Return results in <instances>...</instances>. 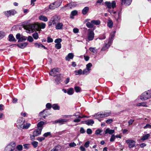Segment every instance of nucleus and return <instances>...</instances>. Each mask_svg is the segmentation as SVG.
I'll use <instances>...</instances> for the list:
<instances>
[{
    "instance_id": "nucleus-1",
    "label": "nucleus",
    "mask_w": 151,
    "mask_h": 151,
    "mask_svg": "<svg viewBox=\"0 0 151 151\" xmlns=\"http://www.w3.org/2000/svg\"><path fill=\"white\" fill-rule=\"evenodd\" d=\"M105 4L107 8L109 9L108 11L111 14L112 13L115 14L116 13V11L113 12V9L116 6V3L115 1H113L111 3L110 1H106L105 2Z\"/></svg>"
},
{
    "instance_id": "nucleus-2",
    "label": "nucleus",
    "mask_w": 151,
    "mask_h": 151,
    "mask_svg": "<svg viewBox=\"0 0 151 151\" xmlns=\"http://www.w3.org/2000/svg\"><path fill=\"white\" fill-rule=\"evenodd\" d=\"M151 97V90H148L143 93L140 96V99L142 101L147 100Z\"/></svg>"
},
{
    "instance_id": "nucleus-3",
    "label": "nucleus",
    "mask_w": 151,
    "mask_h": 151,
    "mask_svg": "<svg viewBox=\"0 0 151 151\" xmlns=\"http://www.w3.org/2000/svg\"><path fill=\"white\" fill-rule=\"evenodd\" d=\"M94 29H95V28H93V29H89L87 30V37L88 40L89 41H91L94 39V33L93 31Z\"/></svg>"
},
{
    "instance_id": "nucleus-4",
    "label": "nucleus",
    "mask_w": 151,
    "mask_h": 151,
    "mask_svg": "<svg viewBox=\"0 0 151 151\" xmlns=\"http://www.w3.org/2000/svg\"><path fill=\"white\" fill-rule=\"evenodd\" d=\"M62 2V1L61 0L57 1L50 4L49 6V8L51 9H54L59 7L61 5Z\"/></svg>"
},
{
    "instance_id": "nucleus-5",
    "label": "nucleus",
    "mask_w": 151,
    "mask_h": 151,
    "mask_svg": "<svg viewBox=\"0 0 151 151\" xmlns=\"http://www.w3.org/2000/svg\"><path fill=\"white\" fill-rule=\"evenodd\" d=\"M110 114V112H105L104 113H102L101 114H99V113H97L95 114L93 116L95 117V119H99L100 118L108 116H109Z\"/></svg>"
},
{
    "instance_id": "nucleus-6",
    "label": "nucleus",
    "mask_w": 151,
    "mask_h": 151,
    "mask_svg": "<svg viewBox=\"0 0 151 151\" xmlns=\"http://www.w3.org/2000/svg\"><path fill=\"white\" fill-rule=\"evenodd\" d=\"M77 5L76 2H72L67 4L65 6L62 8V9L65 10L68 9H71L72 7L76 6Z\"/></svg>"
},
{
    "instance_id": "nucleus-7",
    "label": "nucleus",
    "mask_w": 151,
    "mask_h": 151,
    "mask_svg": "<svg viewBox=\"0 0 151 151\" xmlns=\"http://www.w3.org/2000/svg\"><path fill=\"white\" fill-rule=\"evenodd\" d=\"M16 38L18 39V42H22L27 40V37L23 36H21L19 33L17 34L16 35Z\"/></svg>"
},
{
    "instance_id": "nucleus-8",
    "label": "nucleus",
    "mask_w": 151,
    "mask_h": 151,
    "mask_svg": "<svg viewBox=\"0 0 151 151\" xmlns=\"http://www.w3.org/2000/svg\"><path fill=\"white\" fill-rule=\"evenodd\" d=\"M58 70V68H57L52 69L50 71V75L54 77L57 76V75H58V74L59 73Z\"/></svg>"
},
{
    "instance_id": "nucleus-9",
    "label": "nucleus",
    "mask_w": 151,
    "mask_h": 151,
    "mask_svg": "<svg viewBox=\"0 0 151 151\" xmlns=\"http://www.w3.org/2000/svg\"><path fill=\"white\" fill-rule=\"evenodd\" d=\"M52 23H53V25H55L60 21V18L57 16H54L52 17L51 19Z\"/></svg>"
},
{
    "instance_id": "nucleus-10",
    "label": "nucleus",
    "mask_w": 151,
    "mask_h": 151,
    "mask_svg": "<svg viewBox=\"0 0 151 151\" xmlns=\"http://www.w3.org/2000/svg\"><path fill=\"white\" fill-rule=\"evenodd\" d=\"M16 13V12L14 10L5 11L4 13L8 17L11 15H14Z\"/></svg>"
},
{
    "instance_id": "nucleus-11",
    "label": "nucleus",
    "mask_w": 151,
    "mask_h": 151,
    "mask_svg": "<svg viewBox=\"0 0 151 151\" xmlns=\"http://www.w3.org/2000/svg\"><path fill=\"white\" fill-rule=\"evenodd\" d=\"M126 142L128 144V147L130 148L133 147L135 145V142L133 140L128 139L126 140Z\"/></svg>"
},
{
    "instance_id": "nucleus-12",
    "label": "nucleus",
    "mask_w": 151,
    "mask_h": 151,
    "mask_svg": "<svg viewBox=\"0 0 151 151\" xmlns=\"http://www.w3.org/2000/svg\"><path fill=\"white\" fill-rule=\"evenodd\" d=\"M112 41L111 40L108 41V43L104 45L101 49V51H105L108 49L111 45Z\"/></svg>"
},
{
    "instance_id": "nucleus-13",
    "label": "nucleus",
    "mask_w": 151,
    "mask_h": 151,
    "mask_svg": "<svg viewBox=\"0 0 151 151\" xmlns=\"http://www.w3.org/2000/svg\"><path fill=\"white\" fill-rule=\"evenodd\" d=\"M68 121V120L67 119H63L56 120L54 122L55 123H59L60 125H61L64 124L65 122H66Z\"/></svg>"
},
{
    "instance_id": "nucleus-14",
    "label": "nucleus",
    "mask_w": 151,
    "mask_h": 151,
    "mask_svg": "<svg viewBox=\"0 0 151 151\" xmlns=\"http://www.w3.org/2000/svg\"><path fill=\"white\" fill-rule=\"evenodd\" d=\"M28 44V42H25L17 44H13V45H17L20 48L24 49L27 45Z\"/></svg>"
},
{
    "instance_id": "nucleus-15",
    "label": "nucleus",
    "mask_w": 151,
    "mask_h": 151,
    "mask_svg": "<svg viewBox=\"0 0 151 151\" xmlns=\"http://www.w3.org/2000/svg\"><path fill=\"white\" fill-rule=\"evenodd\" d=\"M42 130L38 128L35 129L33 132V134L36 137L40 135Z\"/></svg>"
},
{
    "instance_id": "nucleus-16",
    "label": "nucleus",
    "mask_w": 151,
    "mask_h": 151,
    "mask_svg": "<svg viewBox=\"0 0 151 151\" xmlns=\"http://www.w3.org/2000/svg\"><path fill=\"white\" fill-rule=\"evenodd\" d=\"M15 142H10V143H9L7 145V146L5 147V148L7 147L13 149H15Z\"/></svg>"
},
{
    "instance_id": "nucleus-17",
    "label": "nucleus",
    "mask_w": 151,
    "mask_h": 151,
    "mask_svg": "<svg viewBox=\"0 0 151 151\" xmlns=\"http://www.w3.org/2000/svg\"><path fill=\"white\" fill-rule=\"evenodd\" d=\"M24 123V122H23L22 120L21 119H18L17 121V123L18 125H17V127L19 129H20L22 128V126Z\"/></svg>"
},
{
    "instance_id": "nucleus-18",
    "label": "nucleus",
    "mask_w": 151,
    "mask_h": 151,
    "mask_svg": "<svg viewBox=\"0 0 151 151\" xmlns=\"http://www.w3.org/2000/svg\"><path fill=\"white\" fill-rule=\"evenodd\" d=\"M132 1V0H122L121 4L129 6L131 4Z\"/></svg>"
},
{
    "instance_id": "nucleus-19",
    "label": "nucleus",
    "mask_w": 151,
    "mask_h": 151,
    "mask_svg": "<svg viewBox=\"0 0 151 151\" xmlns=\"http://www.w3.org/2000/svg\"><path fill=\"white\" fill-rule=\"evenodd\" d=\"M55 25V28L57 29H62L63 28V24L62 23L58 22Z\"/></svg>"
},
{
    "instance_id": "nucleus-20",
    "label": "nucleus",
    "mask_w": 151,
    "mask_h": 151,
    "mask_svg": "<svg viewBox=\"0 0 151 151\" xmlns=\"http://www.w3.org/2000/svg\"><path fill=\"white\" fill-rule=\"evenodd\" d=\"M62 147L61 146L58 145L54 147L50 151H61Z\"/></svg>"
},
{
    "instance_id": "nucleus-21",
    "label": "nucleus",
    "mask_w": 151,
    "mask_h": 151,
    "mask_svg": "<svg viewBox=\"0 0 151 151\" xmlns=\"http://www.w3.org/2000/svg\"><path fill=\"white\" fill-rule=\"evenodd\" d=\"M45 122L43 121H40L37 124V128L41 130H42L43 128V126Z\"/></svg>"
},
{
    "instance_id": "nucleus-22",
    "label": "nucleus",
    "mask_w": 151,
    "mask_h": 151,
    "mask_svg": "<svg viewBox=\"0 0 151 151\" xmlns=\"http://www.w3.org/2000/svg\"><path fill=\"white\" fill-rule=\"evenodd\" d=\"M74 55L73 53H69L65 57V60L67 61H69L70 59H72Z\"/></svg>"
},
{
    "instance_id": "nucleus-23",
    "label": "nucleus",
    "mask_w": 151,
    "mask_h": 151,
    "mask_svg": "<svg viewBox=\"0 0 151 151\" xmlns=\"http://www.w3.org/2000/svg\"><path fill=\"white\" fill-rule=\"evenodd\" d=\"M78 14V11L76 10L73 11L71 12L70 15V18L72 19L74 18V16H76Z\"/></svg>"
},
{
    "instance_id": "nucleus-24",
    "label": "nucleus",
    "mask_w": 151,
    "mask_h": 151,
    "mask_svg": "<svg viewBox=\"0 0 151 151\" xmlns=\"http://www.w3.org/2000/svg\"><path fill=\"white\" fill-rule=\"evenodd\" d=\"M8 38V40L9 42H15L16 41V40L15 39L13 35L12 34H10L9 35Z\"/></svg>"
},
{
    "instance_id": "nucleus-25",
    "label": "nucleus",
    "mask_w": 151,
    "mask_h": 151,
    "mask_svg": "<svg viewBox=\"0 0 151 151\" xmlns=\"http://www.w3.org/2000/svg\"><path fill=\"white\" fill-rule=\"evenodd\" d=\"M86 26L88 28H93L95 29L96 27L95 26H94L93 24L92 23V20L91 22H87L86 23Z\"/></svg>"
},
{
    "instance_id": "nucleus-26",
    "label": "nucleus",
    "mask_w": 151,
    "mask_h": 151,
    "mask_svg": "<svg viewBox=\"0 0 151 151\" xmlns=\"http://www.w3.org/2000/svg\"><path fill=\"white\" fill-rule=\"evenodd\" d=\"M61 74L57 75L56 78L55 79V81L56 84H58L60 83L61 80V78L60 77Z\"/></svg>"
},
{
    "instance_id": "nucleus-27",
    "label": "nucleus",
    "mask_w": 151,
    "mask_h": 151,
    "mask_svg": "<svg viewBox=\"0 0 151 151\" xmlns=\"http://www.w3.org/2000/svg\"><path fill=\"white\" fill-rule=\"evenodd\" d=\"M150 135L149 134H147L144 135L141 138V140L144 141L148 139Z\"/></svg>"
},
{
    "instance_id": "nucleus-28",
    "label": "nucleus",
    "mask_w": 151,
    "mask_h": 151,
    "mask_svg": "<svg viewBox=\"0 0 151 151\" xmlns=\"http://www.w3.org/2000/svg\"><path fill=\"white\" fill-rule=\"evenodd\" d=\"M114 132V130L110 129L109 128L106 129L105 131V134L109 133L110 134H112Z\"/></svg>"
},
{
    "instance_id": "nucleus-29",
    "label": "nucleus",
    "mask_w": 151,
    "mask_h": 151,
    "mask_svg": "<svg viewBox=\"0 0 151 151\" xmlns=\"http://www.w3.org/2000/svg\"><path fill=\"white\" fill-rule=\"evenodd\" d=\"M35 47L39 48H43L44 49H47V47H45L44 45L41 43H36L35 44Z\"/></svg>"
},
{
    "instance_id": "nucleus-30",
    "label": "nucleus",
    "mask_w": 151,
    "mask_h": 151,
    "mask_svg": "<svg viewBox=\"0 0 151 151\" xmlns=\"http://www.w3.org/2000/svg\"><path fill=\"white\" fill-rule=\"evenodd\" d=\"M40 20L44 22H47L48 21V19L47 17L43 15H40L39 17Z\"/></svg>"
},
{
    "instance_id": "nucleus-31",
    "label": "nucleus",
    "mask_w": 151,
    "mask_h": 151,
    "mask_svg": "<svg viewBox=\"0 0 151 151\" xmlns=\"http://www.w3.org/2000/svg\"><path fill=\"white\" fill-rule=\"evenodd\" d=\"M94 121L92 119H88L87 120L86 123V124L88 125H92L94 123Z\"/></svg>"
},
{
    "instance_id": "nucleus-32",
    "label": "nucleus",
    "mask_w": 151,
    "mask_h": 151,
    "mask_svg": "<svg viewBox=\"0 0 151 151\" xmlns=\"http://www.w3.org/2000/svg\"><path fill=\"white\" fill-rule=\"evenodd\" d=\"M89 7L87 6L85 7L82 10V13L83 15H86L88 13L89 10Z\"/></svg>"
},
{
    "instance_id": "nucleus-33",
    "label": "nucleus",
    "mask_w": 151,
    "mask_h": 151,
    "mask_svg": "<svg viewBox=\"0 0 151 151\" xmlns=\"http://www.w3.org/2000/svg\"><path fill=\"white\" fill-rule=\"evenodd\" d=\"M52 107L54 110H59L60 109V106L58 104H54L52 106Z\"/></svg>"
},
{
    "instance_id": "nucleus-34",
    "label": "nucleus",
    "mask_w": 151,
    "mask_h": 151,
    "mask_svg": "<svg viewBox=\"0 0 151 151\" xmlns=\"http://www.w3.org/2000/svg\"><path fill=\"white\" fill-rule=\"evenodd\" d=\"M107 26L110 28L112 27L113 26V22L112 20L110 19H109L107 22Z\"/></svg>"
},
{
    "instance_id": "nucleus-35",
    "label": "nucleus",
    "mask_w": 151,
    "mask_h": 151,
    "mask_svg": "<svg viewBox=\"0 0 151 151\" xmlns=\"http://www.w3.org/2000/svg\"><path fill=\"white\" fill-rule=\"evenodd\" d=\"M92 23L93 24V25H94V24L96 25H99L101 23L100 21L99 20H92Z\"/></svg>"
},
{
    "instance_id": "nucleus-36",
    "label": "nucleus",
    "mask_w": 151,
    "mask_h": 151,
    "mask_svg": "<svg viewBox=\"0 0 151 151\" xmlns=\"http://www.w3.org/2000/svg\"><path fill=\"white\" fill-rule=\"evenodd\" d=\"M30 124L29 123H27L26 124H24L22 126V128L23 129H27L30 126Z\"/></svg>"
},
{
    "instance_id": "nucleus-37",
    "label": "nucleus",
    "mask_w": 151,
    "mask_h": 151,
    "mask_svg": "<svg viewBox=\"0 0 151 151\" xmlns=\"http://www.w3.org/2000/svg\"><path fill=\"white\" fill-rule=\"evenodd\" d=\"M74 93V91L73 88H70L68 89L67 93L69 95H72Z\"/></svg>"
},
{
    "instance_id": "nucleus-38",
    "label": "nucleus",
    "mask_w": 151,
    "mask_h": 151,
    "mask_svg": "<svg viewBox=\"0 0 151 151\" xmlns=\"http://www.w3.org/2000/svg\"><path fill=\"white\" fill-rule=\"evenodd\" d=\"M74 72L76 75L82 74V71L81 69H80L78 70H76Z\"/></svg>"
},
{
    "instance_id": "nucleus-39",
    "label": "nucleus",
    "mask_w": 151,
    "mask_h": 151,
    "mask_svg": "<svg viewBox=\"0 0 151 151\" xmlns=\"http://www.w3.org/2000/svg\"><path fill=\"white\" fill-rule=\"evenodd\" d=\"M146 102H143L141 103H139L137 104V106H142L145 107H147V106L146 105Z\"/></svg>"
},
{
    "instance_id": "nucleus-40",
    "label": "nucleus",
    "mask_w": 151,
    "mask_h": 151,
    "mask_svg": "<svg viewBox=\"0 0 151 151\" xmlns=\"http://www.w3.org/2000/svg\"><path fill=\"white\" fill-rule=\"evenodd\" d=\"M5 32L3 31H0V40H1L5 36Z\"/></svg>"
},
{
    "instance_id": "nucleus-41",
    "label": "nucleus",
    "mask_w": 151,
    "mask_h": 151,
    "mask_svg": "<svg viewBox=\"0 0 151 151\" xmlns=\"http://www.w3.org/2000/svg\"><path fill=\"white\" fill-rule=\"evenodd\" d=\"M74 89L76 93H78L81 91V88L79 86H76L74 87Z\"/></svg>"
},
{
    "instance_id": "nucleus-42",
    "label": "nucleus",
    "mask_w": 151,
    "mask_h": 151,
    "mask_svg": "<svg viewBox=\"0 0 151 151\" xmlns=\"http://www.w3.org/2000/svg\"><path fill=\"white\" fill-rule=\"evenodd\" d=\"M115 31H113L111 32L110 34V38L109 39V41L110 40H111L112 42L113 38H114L115 36Z\"/></svg>"
},
{
    "instance_id": "nucleus-43",
    "label": "nucleus",
    "mask_w": 151,
    "mask_h": 151,
    "mask_svg": "<svg viewBox=\"0 0 151 151\" xmlns=\"http://www.w3.org/2000/svg\"><path fill=\"white\" fill-rule=\"evenodd\" d=\"M32 36L35 40H37L39 37L38 34L37 32H35L33 33L32 34Z\"/></svg>"
},
{
    "instance_id": "nucleus-44",
    "label": "nucleus",
    "mask_w": 151,
    "mask_h": 151,
    "mask_svg": "<svg viewBox=\"0 0 151 151\" xmlns=\"http://www.w3.org/2000/svg\"><path fill=\"white\" fill-rule=\"evenodd\" d=\"M38 142L35 141H34L31 143L32 145L34 148H36L38 146Z\"/></svg>"
},
{
    "instance_id": "nucleus-45",
    "label": "nucleus",
    "mask_w": 151,
    "mask_h": 151,
    "mask_svg": "<svg viewBox=\"0 0 151 151\" xmlns=\"http://www.w3.org/2000/svg\"><path fill=\"white\" fill-rule=\"evenodd\" d=\"M45 111V110H43L42 111L40 112V113L39 114L40 116L41 117H43L44 118H45V117L46 116H47L46 114H45V115H43V113L44 112V111Z\"/></svg>"
},
{
    "instance_id": "nucleus-46",
    "label": "nucleus",
    "mask_w": 151,
    "mask_h": 151,
    "mask_svg": "<svg viewBox=\"0 0 151 151\" xmlns=\"http://www.w3.org/2000/svg\"><path fill=\"white\" fill-rule=\"evenodd\" d=\"M62 40L61 38H57L55 39V42L56 43V44H59L60 43V42H62Z\"/></svg>"
},
{
    "instance_id": "nucleus-47",
    "label": "nucleus",
    "mask_w": 151,
    "mask_h": 151,
    "mask_svg": "<svg viewBox=\"0 0 151 151\" xmlns=\"http://www.w3.org/2000/svg\"><path fill=\"white\" fill-rule=\"evenodd\" d=\"M103 132V130L99 129H97L95 131V134H100L101 133Z\"/></svg>"
},
{
    "instance_id": "nucleus-48",
    "label": "nucleus",
    "mask_w": 151,
    "mask_h": 151,
    "mask_svg": "<svg viewBox=\"0 0 151 151\" xmlns=\"http://www.w3.org/2000/svg\"><path fill=\"white\" fill-rule=\"evenodd\" d=\"M55 47L57 49H60L61 47V44H55Z\"/></svg>"
},
{
    "instance_id": "nucleus-49",
    "label": "nucleus",
    "mask_w": 151,
    "mask_h": 151,
    "mask_svg": "<svg viewBox=\"0 0 151 151\" xmlns=\"http://www.w3.org/2000/svg\"><path fill=\"white\" fill-rule=\"evenodd\" d=\"M92 66V64L91 63H88L86 65V68L88 70H91L90 68Z\"/></svg>"
},
{
    "instance_id": "nucleus-50",
    "label": "nucleus",
    "mask_w": 151,
    "mask_h": 151,
    "mask_svg": "<svg viewBox=\"0 0 151 151\" xmlns=\"http://www.w3.org/2000/svg\"><path fill=\"white\" fill-rule=\"evenodd\" d=\"M10 147L7 148H5L4 151H17L16 149H13L9 148Z\"/></svg>"
},
{
    "instance_id": "nucleus-51",
    "label": "nucleus",
    "mask_w": 151,
    "mask_h": 151,
    "mask_svg": "<svg viewBox=\"0 0 151 151\" xmlns=\"http://www.w3.org/2000/svg\"><path fill=\"white\" fill-rule=\"evenodd\" d=\"M51 135V134L50 132H48L45 133L43 136L45 137H47L48 136H50Z\"/></svg>"
},
{
    "instance_id": "nucleus-52",
    "label": "nucleus",
    "mask_w": 151,
    "mask_h": 151,
    "mask_svg": "<svg viewBox=\"0 0 151 151\" xmlns=\"http://www.w3.org/2000/svg\"><path fill=\"white\" fill-rule=\"evenodd\" d=\"M89 71V70H88L86 68V69H85L83 70L82 72V74H85L86 75H87L88 74V72Z\"/></svg>"
},
{
    "instance_id": "nucleus-53",
    "label": "nucleus",
    "mask_w": 151,
    "mask_h": 151,
    "mask_svg": "<svg viewBox=\"0 0 151 151\" xmlns=\"http://www.w3.org/2000/svg\"><path fill=\"white\" fill-rule=\"evenodd\" d=\"M36 139L40 142H41L45 139V138L42 137H37Z\"/></svg>"
},
{
    "instance_id": "nucleus-54",
    "label": "nucleus",
    "mask_w": 151,
    "mask_h": 151,
    "mask_svg": "<svg viewBox=\"0 0 151 151\" xmlns=\"http://www.w3.org/2000/svg\"><path fill=\"white\" fill-rule=\"evenodd\" d=\"M30 145L29 144H25L23 145L24 148L27 150H28L29 148V146Z\"/></svg>"
},
{
    "instance_id": "nucleus-55",
    "label": "nucleus",
    "mask_w": 151,
    "mask_h": 151,
    "mask_svg": "<svg viewBox=\"0 0 151 151\" xmlns=\"http://www.w3.org/2000/svg\"><path fill=\"white\" fill-rule=\"evenodd\" d=\"M22 146L21 145H17L16 147L17 149L19 151H21L22 149Z\"/></svg>"
},
{
    "instance_id": "nucleus-56",
    "label": "nucleus",
    "mask_w": 151,
    "mask_h": 151,
    "mask_svg": "<svg viewBox=\"0 0 151 151\" xmlns=\"http://www.w3.org/2000/svg\"><path fill=\"white\" fill-rule=\"evenodd\" d=\"M53 41V39L50 37H47V42L48 43H51Z\"/></svg>"
},
{
    "instance_id": "nucleus-57",
    "label": "nucleus",
    "mask_w": 151,
    "mask_h": 151,
    "mask_svg": "<svg viewBox=\"0 0 151 151\" xmlns=\"http://www.w3.org/2000/svg\"><path fill=\"white\" fill-rule=\"evenodd\" d=\"M27 39V40L30 42H33L34 40L33 39V38H32V37H31V36H29L28 38Z\"/></svg>"
},
{
    "instance_id": "nucleus-58",
    "label": "nucleus",
    "mask_w": 151,
    "mask_h": 151,
    "mask_svg": "<svg viewBox=\"0 0 151 151\" xmlns=\"http://www.w3.org/2000/svg\"><path fill=\"white\" fill-rule=\"evenodd\" d=\"M69 145L70 147H74L76 146V145L75 143H74V142H73L70 143L69 144Z\"/></svg>"
},
{
    "instance_id": "nucleus-59",
    "label": "nucleus",
    "mask_w": 151,
    "mask_h": 151,
    "mask_svg": "<svg viewBox=\"0 0 151 151\" xmlns=\"http://www.w3.org/2000/svg\"><path fill=\"white\" fill-rule=\"evenodd\" d=\"M115 139V137L114 134H113L110 138V141L111 142H113Z\"/></svg>"
},
{
    "instance_id": "nucleus-60",
    "label": "nucleus",
    "mask_w": 151,
    "mask_h": 151,
    "mask_svg": "<svg viewBox=\"0 0 151 151\" xmlns=\"http://www.w3.org/2000/svg\"><path fill=\"white\" fill-rule=\"evenodd\" d=\"M46 26V24L45 23H42L40 25V27L41 28L43 29L45 28Z\"/></svg>"
},
{
    "instance_id": "nucleus-61",
    "label": "nucleus",
    "mask_w": 151,
    "mask_h": 151,
    "mask_svg": "<svg viewBox=\"0 0 151 151\" xmlns=\"http://www.w3.org/2000/svg\"><path fill=\"white\" fill-rule=\"evenodd\" d=\"M30 139L32 141H34L35 140V137H36V136H35V135H34V134H33V135L30 134Z\"/></svg>"
},
{
    "instance_id": "nucleus-62",
    "label": "nucleus",
    "mask_w": 151,
    "mask_h": 151,
    "mask_svg": "<svg viewBox=\"0 0 151 151\" xmlns=\"http://www.w3.org/2000/svg\"><path fill=\"white\" fill-rule=\"evenodd\" d=\"M35 26H35L33 24H31L29 26V28L32 30L34 29L35 28Z\"/></svg>"
},
{
    "instance_id": "nucleus-63",
    "label": "nucleus",
    "mask_w": 151,
    "mask_h": 151,
    "mask_svg": "<svg viewBox=\"0 0 151 151\" xmlns=\"http://www.w3.org/2000/svg\"><path fill=\"white\" fill-rule=\"evenodd\" d=\"M95 48L90 47L89 48V50L93 53H95L96 52V50L95 49Z\"/></svg>"
},
{
    "instance_id": "nucleus-64",
    "label": "nucleus",
    "mask_w": 151,
    "mask_h": 151,
    "mask_svg": "<svg viewBox=\"0 0 151 151\" xmlns=\"http://www.w3.org/2000/svg\"><path fill=\"white\" fill-rule=\"evenodd\" d=\"M92 130L91 129H90V128H88L87 129V133L88 134H92Z\"/></svg>"
}]
</instances>
